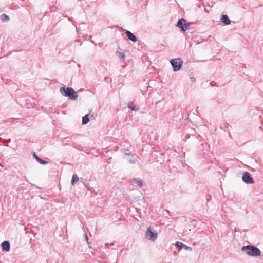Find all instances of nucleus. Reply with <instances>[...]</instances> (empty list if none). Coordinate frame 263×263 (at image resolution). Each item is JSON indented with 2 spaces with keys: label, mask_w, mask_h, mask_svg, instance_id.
<instances>
[{
  "label": "nucleus",
  "mask_w": 263,
  "mask_h": 263,
  "mask_svg": "<svg viewBox=\"0 0 263 263\" xmlns=\"http://www.w3.org/2000/svg\"><path fill=\"white\" fill-rule=\"evenodd\" d=\"M60 93L65 97H68L70 99L75 100L78 98V93L72 88L62 87L60 88Z\"/></svg>",
  "instance_id": "nucleus-1"
},
{
  "label": "nucleus",
  "mask_w": 263,
  "mask_h": 263,
  "mask_svg": "<svg viewBox=\"0 0 263 263\" xmlns=\"http://www.w3.org/2000/svg\"><path fill=\"white\" fill-rule=\"evenodd\" d=\"M241 250L251 256H258L261 254L260 250L256 247L252 245L244 246L241 248Z\"/></svg>",
  "instance_id": "nucleus-2"
},
{
  "label": "nucleus",
  "mask_w": 263,
  "mask_h": 263,
  "mask_svg": "<svg viewBox=\"0 0 263 263\" xmlns=\"http://www.w3.org/2000/svg\"><path fill=\"white\" fill-rule=\"evenodd\" d=\"M146 238L152 241H155L157 238V231L153 229L152 227H149L145 232Z\"/></svg>",
  "instance_id": "nucleus-3"
},
{
  "label": "nucleus",
  "mask_w": 263,
  "mask_h": 263,
  "mask_svg": "<svg viewBox=\"0 0 263 263\" xmlns=\"http://www.w3.org/2000/svg\"><path fill=\"white\" fill-rule=\"evenodd\" d=\"M170 63L171 64V65L172 66L173 68V70L174 71H177L180 70L182 63L183 61L179 58L172 59L170 61Z\"/></svg>",
  "instance_id": "nucleus-4"
},
{
  "label": "nucleus",
  "mask_w": 263,
  "mask_h": 263,
  "mask_svg": "<svg viewBox=\"0 0 263 263\" xmlns=\"http://www.w3.org/2000/svg\"><path fill=\"white\" fill-rule=\"evenodd\" d=\"M177 26L182 31H185L189 29L190 23H187L186 21L184 18H180L178 21Z\"/></svg>",
  "instance_id": "nucleus-5"
},
{
  "label": "nucleus",
  "mask_w": 263,
  "mask_h": 263,
  "mask_svg": "<svg viewBox=\"0 0 263 263\" xmlns=\"http://www.w3.org/2000/svg\"><path fill=\"white\" fill-rule=\"evenodd\" d=\"M242 181L247 184H253L254 183V180L253 178L251 176L249 173L245 172L242 177Z\"/></svg>",
  "instance_id": "nucleus-6"
},
{
  "label": "nucleus",
  "mask_w": 263,
  "mask_h": 263,
  "mask_svg": "<svg viewBox=\"0 0 263 263\" xmlns=\"http://www.w3.org/2000/svg\"><path fill=\"white\" fill-rule=\"evenodd\" d=\"M125 34L128 37V38L132 42H135L137 41V39L136 36L132 33L130 31L128 30H125Z\"/></svg>",
  "instance_id": "nucleus-7"
},
{
  "label": "nucleus",
  "mask_w": 263,
  "mask_h": 263,
  "mask_svg": "<svg viewBox=\"0 0 263 263\" xmlns=\"http://www.w3.org/2000/svg\"><path fill=\"white\" fill-rule=\"evenodd\" d=\"M220 21L226 25L230 24L231 22L228 15L225 14L222 15Z\"/></svg>",
  "instance_id": "nucleus-8"
},
{
  "label": "nucleus",
  "mask_w": 263,
  "mask_h": 263,
  "mask_svg": "<svg viewBox=\"0 0 263 263\" xmlns=\"http://www.w3.org/2000/svg\"><path fill=\"white\" fill-rule=\"evenodd\" d=\"M2 249L3 251L8 252L9 251L10 249V245L9 241H4L2 245Z\"/></svg>",
  "instance_id": "nucleus-9"
},
{
  "label": "nucleus",
  "mask_w": 263,
  "mask_h": 263,
  "mask_svg": "<svg viewBox=\"0 0 263 263\" xmlns=\"http://www.w3.org/2000/svg\"><path fill=\"white\" fill-rule=\"evenodd\" d=\"M176 246L177 247H179L180 248V249H184L186 250H191L192 248L181 242H176Z\"/></svg>",
  "instance_id": "nucleus-10"
},
{
  "label": "nucleus",
  "mask_w": 263,
  "mask_h": 263,
  "mask_svg": "<svg viewBox=\"0 0 263 263\" xmlns=\"http://www.w3.org/2000/svg\"><path fill=\"white\" fill-rule=\"evenodd\" d=\"M117 54L118 55V58L121 60H125L126 57L125 55V54H124V52L122 51V50L120 48H119V50H117Z\"/></svg>",
  "instance_id": "nucleus-11"
},
{
  "label": "nucleus",
  "mask_w": 263,
  "mask_h": 263,
  "mask_svg": "<svg viewBox=\"0 0 263 263\" xmlns=\"http://www.w3.org/2000/svg\"><path fill=\"white\" fill-rule=\"evenodd\" d=\"M128 107L133 111H137L139 109V108L132 102L128 103Z\"/></svg>",
  "instance_id": "nucleus-12"
},
{
  "label": "nucleus",
  "mask_w": 263,
  "mask_h": 263,
  "mask_svg": "<svg viewBox=\"0 0 263 263\" xmlns=\"http://www.w3.org/2000/svg\"><path fill=\"white\" fill-rule=\"evenodd\" d=\"M133 181L138 186L140 187L143 186V181L140 178H134Z\"/></svg>",
  "instance_id": "nucleus-13"
},
{
  "label": "nucleus",
  "mask_w": 263,
  "mask_h": 263,
  "mask_svg": "<svg viewBox=\"0 0 263 263\" xmlns=\"http://www.w3.org/2000/svg\"><path fill=\"white\" fill-rule=\"evenodd\" d=\"M79 178L77 174H73L72 175V180H71V185H73L75 183L79 181Z\"/></svg>",
  "instance_id": "nucleus-14"
},
{
  "label": "nucleus",
  "mask_w": 263,
  "mask_h": 263,
  "mask_svg": "<svg viewBox=\"0 0 263 263\" xmlns=\"http://www.w3.org/2000/svg\"><path fill=\"white\" fill-rule=\"evenodd\" d=\"M89 121V117H88V115H85L83 118H82V124L83 125H85L86 124H87L88 123Z\"/></svg>",
  "instance_id": "nucleus-15"
},
{
  "label": "nucleus",
  "mask_w": 263,
  "mask_h": 263,
  "mask_svg": "<svg viewBox=\"0 0 263 263\" xmlns=\"http://www.w3.org/2000/svg\"><path fill=\"white\" fill-rule=\"evenodd\" d=\"M1 19L3 22H8L10 20L9 17L6 14H2L1 16Z\"/></svg>",
  "instance_id": "nucleus-16"
},
{
  "label": "nucleus",
  "mask_w": 263,
  "mask_h": 263,
  "mask_svg": "<svg viewBox=\"0 0 263 263\" xmlns=\"http://www.w3.org/2000/svg\"><path fill=\"white\" fill-rule=\"evenodd\" d=\"M36 161L39 163H40L41 164H43V165H46L48 163V162L47 161L44 160L42 159L41 158H40V157L37 158Z\"/></svg>",
  "instance_id": "nucleus-17"
},
{
  "label": "nucleus",
  "mask_w": 263,
  "mask_h": 263,
  "mask_svg": "<svg viewBox=\"0 0 263 263\" xmlns=\"http://www.w3.org/2000/svg\"><path fill=\"white\" fill-rule=\"evenodd\" d=\"M135 158L134 155H132L131 158L128 160V161L131 164H134L135 163Z\"/></svg>",
  "instance_id": "nucleus-18"
},
{
  "label": "nucleus",
  "mask_w": 263,
  "mask_h": 263,
  "mask_svg": "<svg viewBox=\"0 0 263 263\" xmlns=\"http://www.w3.org/2000/svg\"><path fill=\"white\" fill-rule=\"evenodd\" d=\"M190 79L192 82H193V83L196 82V79L194 77H190Z\"/></svg>",
  "instance_id": "nucleus-19"
},
{
  "label": "nucleus",
  "mask_w": 263,
  "mask_h": 263,
  "mask_svg": "<svg viewBox=\"0 0 263 263\" xmlns=\"http://www.w3.org/2000/svg\"><path fill=\"white\" fill-rule=\"evenodd\" d=\"M33 157L35 159V160H36L37 158H39L35 154V153H34V154H33Z\"/></svg>",
  "instance_id": "nucleus-20"
},
{
  "label": "nucleus",
  "mask_w": 263,
  "mask_h": 263,
  "mask_svg": "<svg viewBox=\"0 0 263 263\" xmlns=\"http://www.w3.org/2000/svg\"><path fill=\"white\" fill-rule=\"evenodd\" d=\"M85 239H86V240L87 241H88V237H87V235L86 234H85Z\"/></svg>",
  "instance_id": "nucleus-21"
},
{
  "label": "nucleus",
  "mask_w": 263,
  "mask_h": 263,
  "mask_svg": "<svg viewBox=\"0 0 263 263\" xmlns=\"http://www.w3.org/2000/svg\"><path fill=\"white\" fill-rule=\"evenodd\" d=\"M125 154L126 155H131V153L129 152H126Z\"/></svg>",
  "instance_id": "nucleus-22"
},
{
  "label": "nucleus",
  "mask_w": 263,
  "mask_h": 263,
  "mask_svg": "<svg viewBox=\"0 0 263 263\" xmlns=\"http://www.w3.org/2000/svg\"><path fill=\"white\" fill-rule=\"evenodd\" d=\"M76 30H77V32H78L79 31H78V29L77 28H76Z\"/></svg>",
  "instance_id": "nucleus-23"
}]
</instances>
